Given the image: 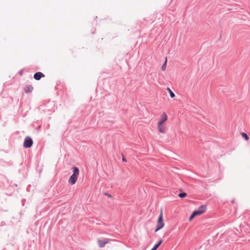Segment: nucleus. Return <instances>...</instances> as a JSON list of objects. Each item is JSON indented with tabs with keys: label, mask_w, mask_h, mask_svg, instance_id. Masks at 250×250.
<instances>
[{
	"label": "nucleus",
	"mask_w": 250,
	"mask_h": 250,
	"mask_svg": "<svg viewBox=\"0 0 250 250\" xmlns=\"http://www.w3.org/2000/svg\"><path fill=\"white\" fill-rule=\"evenodd\" d=\"M99 233H100V234L105 233V232H100Z\"/></svg>",
	"instance_id": "20"
},
{
	"label": "nucleus",
	"mask_w": 250,
	"mask_h": 250,
	"mask_svg": "<svg viewBox=\"0 0 250 250\" xmlns=\"http://www.w3.org/2000/svg\"><path fill=\"white\" fill-rule=\"evenodd\" d=\"M167 119V117L165 112H163L161 115V118L158 122L160 124H163Z\"/></svg>",
	"instance_id": "7"
},
{
	"label": "nucleus",
	"mask_w": 250,
	"mask_h": 250,
	"mask_svg": "<svg viewBox=\"0 0 250 250\" xmlns=\"http://www.w3.org/2000/svg\"><path fill=\"white\" fill-rule=\"evenodd\" d=\"M158 248L156 247V246L154 245L151 250H156Z\"/></svg>",
	"instance_id": "16"
},
{
	"label": "nucleus",
	"mask_w": 250,
	"mask_h": 250,
	"mask_svg": "<svg viewBox=\"0 0 250 250\" xmlns=\"http://www.w3.org/2000/svg\"><path fill=\"white\" fill-rule=\"evenodd\" d=\"M163 242V240H160L158 243L156 244H155V245L156 246V247L158 248L160 246V245Z\"/></svg>",
	"instance_id": "13"
},
{
	"label": "nucleus",
	"mask_w": 250,
	"mask_h": 250,
	"mask_svg": "<svg viewBox=\"0 0 250 250\" xmlns=\"http://www.w3.org/2000/svg\"><path fill=\"white\" fill-rule=\"evenodd\" d=\"M104 195H106V196H108L109 197H112V196L111 195H110V194H108L107 193H104Z\"/></svg>",
	"instance_id": "17"
},
{
	"label": "nucleus",
	"mask_w": 250,
	"mask_h": 250,
	"mask_svg": "<svg viewBox=\"0 0 250 250\" xmlns=\"http://www.w3.org/2000/svg\"><path fill=\"white\" fill-rule=\"evenodd\" d=\"M206 209V207L205 206L202 205L198 209L194 210L192 213L196 216L200 215L204 213Z\"/></svg>",
	"instance_id": "5"
},
{
	"label": "nucleus",
	"mask_w": 250,
	"mask_h": 250,
	"mask_svg": "<svg viewBox=\"0 0 250 250\" xmlns=\"http://www.w3.org/2000/svg\"><path fill=\"white\" fill-rule=\"evenodd\" d=\"M33 140L31 137L27 136L25 137L23 142V147L27 148L31 147L33 145Z\"/></svg>",
	"instance_id": "4"
},
{
	"label": "nucleus",
	"mask_w": 250,
	"mask_h": 250,
	"mask_svg": "<svg viewBox=\"0 0 250 250\" xmlns=\"http://www.w3.org/2000/svg\"><path fill=\"white\" fill-rule=\"evenodd\" d=\"M111 241V239L106 238H104L103 239H98L97 240V243L98 246L102 248H104L106 244H108Z\"/></svg>",
	"instance_id": "3"
},
{
	"label": "nucleus",
	"mask_w": 250,
	"mask_h": 250,
	"mask_svg": "<svg viewBox=\"0 0 250 250\" xmlns=\"http://www.w3.org/2000/svg\"><path fill=\"white\" fill-rule=\"evenodd\" d=\"M44 75L41 72H38L34 74V78L36 80H40L42 78L44 77Z\"/></svg>",
	"instance_id": "6"
},
{
	"label": "nucleus",
	"mask_w": 250,
	"mask_h": 250,
	"mask_svg": "<svg viewBox=\"0 0 250 250\" xmlns=\"http://www.w3.org/2000/svg\"><path fill=\"white\" fill-rule=\"evenodd\" d=\"M164 223L163 220V213L161 211L158 217L157 224L155 231L157 232L160 229H162L164 227Z\"/></svg>",
	"instance_id": "2"
},
{
	"label": "nucleus",
	"mask_w": 250,
	"mask_h": 250,
	"mask_svg": "<svg viewBox=\"0 0 250 250\" xmlns=\"http://www.w3.org/2000/svg\"><path fill=\"white\" fill-rule=\"evenodd\" d=\"M195 216V215L192 213L189 218V220L191 221Z\"/></svg>",
	"instance_id": "15"
},
{
	"label": "nucleus",
	"mask_w": 250,
	"mask_h": 250,
	"mask_svg": "<svg viewBox=\"0 0 250 250\" xmlns=\"http://www.w3.org/2000/svg\"><path fill=\"white\" fill-rule=\"evenodd\" d=\"M22 73H23V71L22 70H21L19 72V74H20V75H22Z\"/></svg>",
	"instance_id": "18"
},
{
	"label": "nucleus",
	"mask_w": 250,
	"mask_h": 250,
	"mask_svg": "<svg viewBox=\"0 0 250 250\" xmlns=\"http://www.w3.org/2000/svg\"><path fill=\"white\" fill-rule=\"evenodd\" d=\"M187 193L186 192H181L178 194V196L181 198H183L187 196Z\"/></svg>",
	"instance_id": "11"
},
{
	"label": "nucleus",
	"mask_w": 250,
	"mask_h": 250,
	"mask_svg": "<svg viewBox=\"0 0 250 250\" xmlns=\"http://www.w3.org/2000/svg\"><path fill=\"white\" fill-rule=\"evenodd\" d=\"M33 89V87L31 85H26L24 87V90L25 93L31 92Z\"/></svg>",
	"instance_id": "8"
},
{
	"label": "nucleus",
	"mask_w": 250,
	"mask_h": 250,
	"mask_svg": "<svg viewBox=\"0 0 250 250\" xmlns=\"http://www.w3.org/2000/svg\"><path fill=\"white\" fill-rule=\"evenodd\" d=\"M167 61V58L166 59L165 62H166Z\"/></svg>",
	"instance_id": "21"
},
{
	"label": "nucleus",
	"mask_w": 250,
	"mask_h": 250,
	"mask_svg": "<svg viewBox=\"0 0 250 250\" xmlns=\"http://www.w3.org/2000/svg\"><path fill=\"white\" fill-rule=\"evenodd\" d=\"M166 89L169 93L170 96L171 98H173L175 96V94L171 90V89L169 87H167Z\"/></svg>",
	"instance_id": "10"
},
{
	"label": "nucleus",
	"mask_w": 250,
	"mask_h": 250,
	"mask_svg": "<svg viewBox=\"0 0 250 250\" xmlns=\"http://www.w3.org/2000/svg\"><path fill=\"white\" fill-rule=\"evenodd\" d=\"M158 129L160 132L164 133L165 132V126L162 124H158Z\"/></svg>",
	"instance_id": "9"
},
{
	"label": "nucleus",
	"mask_w": 250,
	"mask_h": 250,
	"mask_svg": "<svg viewBox=\"0 0 250 250\" xmlns=\"http://www.w3.org/2000/svg\"><path fill=\"white\" fill-rule=\"evenodd\" d=\"M167 63H163V66L162 67V70L164 71V70H165L166 69V68L167 67Z\"/></svg>",
	"instance_id": "14"
},
{
	"label": "nucleus",
	"mask_w": 250,
	"mask_h": 250,
	"mask_svg": "<svg viewBox=\"0 0 250 250\" xmlns=\"http://www.w3.org/2000/svg\"><path fill=\"white\" fill-rule=\"evenodd\" d=\"M122 160H123V161L126 162V159L125 158V157L124 156H123Z\"/></svg>",
	"instance_id": "19"
},
{
	"label": "nucleus",
	"mask_w": 250,
	"mask_h": 250,
	"mask_svg": "<svg viewBox=\"0 0 250 250\" xmlns=\"http://www.w3.org/2000/svg\"><path fill=\"white\" fill-rule=\"evenodd\" d=\"M241 135L245 138V139L246 141H248L249 140V138L246 133L242 132L241 133Z\"/></svg>",
	"instance_id": "12"
},
{
	"label": "nucleus",
	"mask_w": 250,
	"mask_h": 250,
	"mask_svg": "<svg viewBox=\"0 0 250 250\" xmlns=\"http://www.w3.org/2000/svg\"><path fill=\"white\" fill-rule=\"evenodd\" d=\"M73 174L70 177L68 182L71 185H74L77 180L79 174V169L76 167H73Z\"/></svg>",
	"instance_id": "1"
}]
</instances>
